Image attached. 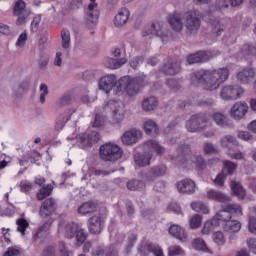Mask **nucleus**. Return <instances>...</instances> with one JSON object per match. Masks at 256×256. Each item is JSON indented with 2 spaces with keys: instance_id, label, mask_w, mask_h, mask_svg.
Listing matches in <instances>:
<instances>
[{
  "instance_id": "9b49d317",
  "label": "nucleus",
  "mask_w": 256,
  "mask_h": 256,
  "mask_svg": "<svg viewBox=\"0 0 256 256\" xmlns=\"http://www.w3.org/2000/svg\"><path fill=\"white\" fill-rule=\"evenodd\" d=\"M243 95V88L239 85H226L220 92V97L224 101H231L232 99H239Z\"/></svg>"
},
{
  "instance_id": "6e6d98bb",
  "label": "nucleus",
  "mask_w": 256,
  "mask_h": 256,
  "mask_svg": "<svg viewBox=\"0 0 256 256\" xmlns=\"http://www.w3.org/2000/svg\"><path fill=\"white\" fill-rule=\"evenodd\" d=\"M168 255L169 256L183 255V250L181 249L180 246H177V245L170 246L168 248Z\"/></svg>"
},
{
  "instance_id": "bb28decb",
  "label": "nucleus",
  "mask_w": 256,
  "mask_h": 256,
  "mask_svg": "<svg viewBox=\"0 0 256 256\" xmlns=\"http://www.w3.org/2000/svg\"><path fill=\"white\" fill-rule=\"evenodd\" d=\"M208 198L212 199V201H217L218 203H227L231 201V198L229 196L217 191V190H209L207 192Z\"/></svg>"
},
{
  "instance_id": "473e14b6",
  "label": "nucleus",
  "mask_w": 256,
  "mask_h": 256,
  "mask_svg": "<svg viewBox=\"0 0 256 256\" xmlns=\"http://www.w3.org/2000/svg\"><path fill=\"white\" fill-rule=\"evenodd\" d=\"M64 231L67 239H73V237H75L76 233L79 231V224L70 222L65 225Z\"/></svg>"
},
{
  "instance_id": "338daca9",
  "label": "nucleus",
  "mask_w": 256,
  "mask_h": 256,
  "mask_svg": "<svg viewBox=\"0 0 256 256\" xmlns=\"http://www.w3.org/2000/svg\"><path fill=\"white\" fill-rule=\"evenodd\" d=\"M19 255H21V251H19V249L15 247H9L3 256H19Z\"/></svg>"
},
{
  "instance_id": "0eeeda50",
  "label": "nucleus",
  "mask_w": 256,
  "mask_h": 256,
  "mask_svg": "<svg viewBox=\"0 0 256 256\" xmlns=\"http://www.w3.org/2000/svg\"><path fill=\"white\" fill-rule=\"evenodd\" d=\"M142 35L144 37H159L162 41H169L171 33L167 31V27L163 22H155L144 28Z\"/></svg>"
},
{
  "instance_id": "6e6552de",
  "label": "nucleus",
  "mask_w": 256,
  "mask_h": 256,
  "mask_svg": "<svg viewBox=\"0 0 256 256\" xmlns=\"http://www.w3.org/2000/svg\"><path fill=\"white\" fill-rule=\"evenodd\" d=\"M102 111V113H112L113 123H121L125 119V109L121 101L110 100Z\"/></svg>"
},
{
  "instance_id": "c85d7f7f",
  "label": "nucleus",
  "mask_w": 256,
  "mask_h": 256,
  "mask_svg": "<svg viewBox=\"0 0 256 256\" xmlns=\"http://www.w3.org/2000/svg\"><path fill=\"white\" fill-rule=\"evenodd\" d=\"M159 105V101L155 96H150L142 101V109L144 111H155Z\"/></svg>"
},
{
  "instance_id": "37998d69",
  "label": "nucleus",
  "mask_w": 256,
  "mask_h": 256,
  "mask_svg": "<svg viewBox=\"0 0 256 256\" xmlns=\"http://www.w3.org/2000/svg\"><path fill=\"white\" fill-rule=\"evenodd\" d=\"M51 223H53V221L49 220L37 229L33 236L34 241H37L41 235L47 233V231L51 229Z\"/></svg>"
},
{
  "instance_id": "cd10ccee",
  "label": "nucleus",
  "mask_w": 256,
  "mask_h": 256,
  "mask_svg": "<svg viewBox=\"0 0 256 256\" xmlns=\"http://www.w3.org/2000/svg\"><path fill=\"white\" fill-rule=\"evenodd\" d=\"M253 77H255V72L251 68H244L237 74V79L241 83H249Z\"/></svg>"
},
{
  "instance_id": "ea45409f",
  "label": "nucleus",
  "mask_w": 256,
  "mask_h": 256,
  "mask_svg": "<svg viewBox=\"0 0 256 256\" xmlns=\"http://www.w3.org/2000/svg\"><path fill=\"white\" fill-rule=\"evenodd\" d=\"M221 146L231 151V147H237V139L234 136L226 135L221 140Z\"/></svg>"
},
{
  "instance_id": "a19ab883",
  "label": "nucleus",
  "mask_w": 256,
  "mask_h": 256,
  "mask_svg": "<svg viewBox=\"0 0 256 256\" xmlns=\"http://www.w3.org/2000/svg\"><path fill=\"white\" fill-rule=\"evenodd\" d=\"M53 193V185L48 184L43 186L39 192L37 193L36 197L38 201H43L46 197H49Z\"/></svg>"
},
{
  "instance_id": "4d7b16f0",
  "label": "nucleus",
  "mask_w": 256,
  "mask_h": 256,
  "mask_svg": "<svg viewBox=\"0 0 256 256\" xmlns=\"http://www.w3.org/2000/svg\"><path fill=\"white\" fill-rule=\"evenodd\" d=\"M41 23V16H35L33 18V21L31 22L30 29L32 33H37L39 31V24Z\"/></svg>"
},
{
  "instance_id": "9d476101",
  "label": "nucleus",
  "mask_w": 256,
  "mask_h": 256,
  "mask_svg": "<svg viewBox=\"0 0 256 256\" xmlns=\"http://www.w3.org/2000/svg\"><path fill=\"white\" fill-rule=\"evenodd\" d=\"M209 127H211V121H209L203 115L192 116L191 119L186 123V129L191 133L205 131V129H209Z\"/></svg>"
},
{
  "instance_id": "6ab92c4d",
  "label": "nucleus",
  "mask_w": 256,
  "mask_h": 256,
  "mask_svg": "<svg viewBox=\"0 0 256 256\" xmlns=\"http://www.w3.org/2000/svg\"><path fill=\"white\" fill-rule=\"evenodd\" d=\"M115 83H117V77H115V75L109 74L103 76L99 81V89L108 94L111 92L113 87H115Z\"/></svg>"
},
{
  "instance_id": "7c9ffc66",
  "label": "nucleus",
  "mask_w": 256,
  "mask_h": 256,
  "mask_svg": "<svg viewBox=\"0 0 256 256\" xmlns=\"http://www.w3.org/2000/svg\"><path fill=\"white\" fill-rule=\"evenodd\" d=\"M240 55L243 57V59H251L256 57V47L245 44L240 50Z\"/></svg>"
},
{
  "instance_id": "c756f323",
  "label": "nucleus",
  "mask_w": 256,
  "mask_h": 256,
  "mask_svg": "<svg viewBox=\"0 0 256 256\" xmlns=\"http://www.w3.org/2000/svg\"><path fill=\"white\" fill-rule=\"evenodd\" d=\"M125 63H127L126 58H121V59L106 58L104 65L108 69H119L120 67H123Z\"/></svg>"
},
{
  "instance_id": "5701e85b",
  "label": "nucleus",
  "mask_w": 256,
  "mask_h": 256,
  "mask_svg": "<svg viewBox=\"0 0 256 256\" xmlns=\"http://www.w3.org/2000/svg\"><path fill=\"white\" fill-rule=\"evenodd\" d=\"M177 189L179 193L191 195V193H195V182L191 179L181 180L177 183Z\"/></svg>"
},
{
  "instance_id": "f257e3e1",
  "label": "nucleus",
  "mask_w": 256,
  "mask_h": 256,
  "mask_svg": "<svg viewBox=\"0 0 256 256\" xmlns=\"http://www.w3.org/2000/svg\"><path fill=\"white\" fill-rule=\"evenodd\" d=\"M229 79V68L223 67L212 71L199 70L191 75L192 85H203L206 91L219 89L221 83Z\"/></svg>"
},
{
  "instance_id": "864d4df0",
  "label": "nucleus",
  "mask_w": 256,
  "mask_h": 256,
  "mask_svg": "<svg viewBox=\"0 0 256 256\" xmlns=\"http://www.w3.org/2000/svg\"><path fill=\"white\" fill-rule=\"evenodd\" d=\"M213 241L216 245H225V235H223V232H215L213 234Z\"/></svg>"
},
{
  "instance_id": "393cba45",
  "label": "nucleus",
  "mask_w": 256,
  "mask_h": 256,
  "mask_svg": "<svg viewBox=\"0 0 256 256\" xmlns=\"http://www.w3.org/2000/svg\"><path fill=\"white\" fill-rule=\"evenodd\" d=\"M169 233L170 235H172V237H175L176 239H179V241H182V243L187 242V233L185 232V229H183L179 225H171L169 228Z\"/></svg>"
},
{
  "instance_id": "680f3d73",
  "label": "nucleus",
  "mask_w": 256,
  "mask_h": 256,
  "mask_svg": "<svg viewBox=\"0 0 256 256\" xmlns=\"http://www.w3.org/2000/svg\"><path fill=\"white\" fill-rule=\"evenodd\" d=\"M215 7L218 11H223L229 7V0H216Z\"/></svg>"
},
{
  "instance_id": "423d86ee",
  "label": "nucleus",
  "mask_w": 256,
  "mask_h": 256,
  "mask_svg": "<svg viewBox=\"0 0 256 256\" xmlns=\"http://www.w3.org/2000/svg\"><path fill=\"white\" fill-rule=\"evenodd\" d=\"M100 158L103 161H119L123 157V149L113 142H107L100 146Z\"/></svg>"
},
{
  "instance_id": "2f4dec72",
  "label": "nucleus",
  "mask_w": 256,
  "mask_h": 256,
  "mask_svg": "<svg viewBox=\"0 0 256 256\" xmlns=\"http://www.w3.org/2000/svg\"><path fill=\"white\" fill-rule=\"evenodd\" d=\"M165 173H167V167L165 165L154 167L150 170V174L147 176V181H153V177H163Z\"/></svg>"
},
{
  "instance_id": "dca6fc26",
  "label": "nucleus",
  "mask_w": 256,
  "mask_h": 256,
  "mask_svg": "<svg viewBox=\"0 0 256 256\" xmlns=\"http://www.w3.org/2000/svg\"><path fill=\"white\" fill-rule=\"evenodd\" d=\"M160 71L164 75H177V73L181 72V62L176 59H170L163 64Z\"/></svg>"
},
{
  "instance_id": "bf43d9fd",
  "label": "nucleus",
  "mask_w": 256,
  "mask_h": 256,
  "mask_svg": "<svg viewBox=\"0 0 256 256\" xmlns=\"http://www.w3.org/2000/svg\"><path fill=\"white\" fill-rule=\"evenodd\" d=\"M237 137L238 139H242V141H253V135L251 132L239 131Z\"/></svg>"
},
{
  "instance_id": "79ce46f5",
  "label": "nucleus",
  "mask_w": 256,
  "mask_h": 256,
  "mask_svg": "<svg viewBox=\"0 0 256 256\" xmlns=\"http://www.w3.org/2000/svg\"><path fill=\"white\" fill-rule=\"evenodd\" d=\"M191 209L196 213H202V215H208L209 207L203 202H192Z\"/></svg>"
},
{
  "instance_id": "a878e982",
  "label": "nucleus",
  "mask_w": 256,
  "mask_h": 256,
  "mask_svg": "<svg viewBox=\"0 0 256 256\" xmlns=\"http://www.w3.org/2000/svg\"><path fill=\"white\" fill-rule=\"evenodd\" d=\"M77 211L80 215H89V213H95V211H97V203L93 201L84 202L78 207Z\"/></svg>"
},
{
  "instance_id": "1a4fd4ad",
  "label": "nucleus",
  "mask_w": 256,
  "mask_h": 256,
  "mask_svg": "<svg viewBox=\"0 0 256 256\" xmlns=\"http://www.w3.org/2000/svg\"><path fill=\"white\" fill-rule=\"evenodd\" d=\"M231 214L234 215H243V209L239 204H227L222 207V210L214 216V219L218 223H227L231 219Z\"/></svg>"
},
{
  "instance_id": "e2e57ef3",
  "label": "nucleus",
  "mask_w": 256,
  "mask_h": 256,
  "mask_svg": "<svg viewBox=\"0 0 256 256\" xmlns=\"http://www.w3.org/2000/svg\"><path fill=\"white\" fill-rule=\"evenodd\" d=\"M25 43H27V32H23L20 34L16 42V47H25Z\"/></svg>"
},
{
  "instance_id": "e433bc0d",
  "label": "nucleus",
  "mask_w": 256,
  "mask_h": 256,
  "mask_svg": "<svg viewBox=\"0 0 256 256\" xmlns=\"http://www.w3.org/2000/svg\"><path fill=\"white\" fill-rule=\"evenodd\" d=\"M192 247L193 249H196V251H203V253H212L211 249L207 247V244L205 243V240L201 238H196L192 241Z\"/></svg>"
},
{
  "instance_id": "2eb2a0df",
  "label": "nucleus",
  "mask_w": 256,
  "mask_h": 256,
  "mask_svg": "<svg viewBox=\"0 0 256 256\" xmlns=\"http://www.w3.org/2000/svg\"><path fill=\"white\" fill-rule=\"evenodd\" d=\"M247 111H249V106L245 102H236L230 110V115L232 119L239 121L247 115Z\"/></svg>"
},
{
  "instance_id": "8fccbe9b",
  "label": "nucleus",
  "mask_w": 256,
  "mask_h": 256,
  "mask_svg": "<svg viewBox=\"0 0 256 256\" xmlns=\"http://www.w3.org/2000/svg\"><path fill=\"white\" fill-rule=\"evenodd\" d=\"M223 165H224L223 171H225L227 175H233V171L237 169V165L229 160H224Z\"/></svg>"
},
{
  "instance_id": "13d9d810",
  "label": "nucleus",
  "mask_w": 256,
  "mask_h": 256,
  "mask_svg": "<svg viewBox=\"0 0 256 256\" xmlns=\"http://www.w3.org/2000/svg\"><path fill=\"white\" fill-rule=\"evenodd\" d=\"M225 177H227L225 172H222L216 176L214 180V184L216 185V187H223V185H225Z\"/></svg>"
},
{
  "instance_id": "5fc2aeb1",
  "label": "nucleus",
  "mask_w": 256,
  "mask_h": 256,
  "mask_svg": "<svg viewBox=\"0 0 256 256\" xmlns=\"http://www.w3.org/2000/svg\"><path fill=\"white\" fill-rule=\"evenodd\" d=\"M213 120L215 121L216 125H221V126H224L225 123H226V117L225 115L217 112V113H214L213 115Z\"/></svg>"
},
{
  "instance_id": "39448f33",
  "label": "nucleus",
  "mask_w": 256,
  "mask_h": 256,
  "mask_svg": "<svg viewBox=\"0 0 256 256\" xmlns=\"http://www.w3.org/2000/svg\"><path fill=\"white\" fill-rule=\"evenodd\" d=\"M144 149H147L148 152L144 154L136 153L134 155L135 164L138 167H147L150 165L151 157H153V152L157 155H163L165 153V148L155 140H148L144 143Z\"/></svg>"
},
{
  "instance_id": "f03ea898",
  "label": "nucleus",
  "mask_w": 256,
  "mask_h": 256,
  "mask_svg": "<svg viewBox=\"0 0 256 256\" xmlns=\"http://www.w3.org/2000/svg\"><path fill=\"white\" fill-rule=\"evenodd\" d=\"M201 17L202 15L199 10L191 9L183 14L174 12L173 14L168 15L167 21L173 31H176L177 33L183 31V24L190 33H197L201 28Z\"/></svg>"
},
{
  "instance_id": "20e7f679",
  "label": "nucleus",
  "mask_w": 256,
  "mask_h": 256,
  "mask_svg": "<svg viewBox=\"0 0 256 256\" xmlns=\"http://www.w3.org/2000/svg\"><path fill=\"white\" fill-rule=\"evenodd\" d=\"M145 85H147V76L144 74L135 78L131 76H124L119 80L113 90V93L116 97H121L123 93H127L129 97H135V95H137Z\"/></svg>"
},
{
  "instance_id": "de8ad7c7",
  "label": "nucleus",
  "mask_w": 256,
  "mask_h": 256,
  "mask_svg": "<svg viewBox=\"0 0 256 256\" xmlns=\"http://www.w3.org/2000/svg\"><path fill=\"white\" fill-rule=\"evenodd\" d=\"M202 221L203 218L201 217V215L195 214L189 220L190 229H199V227H201Z\"/></svg>"
},
{
  "instance_id": "f8f14e48",
  "label": "nucleus",
  "mask_w": 256,
  "mask_h": 256,
  "mask_svg": "<svg viewBox=\"0 0 256 256\" xmlns=\"http://www.w3.org/2000/svg\"><path fill=\"white\" fill-rule=\"evenodd\" d=\"M105 227V216H92L88 219V229L92 235H99Z\"/></svg>"
},
{
  "instance_id": "a18cd8bd",
  "label": "nucleus",
  "mask_w": 256,
  "mask_h": 256,
  "mask_svg": "<svg viewBox=\"0 0 256 256\" xmlns=\"http://www.w3.org/2000/svg\"><path fill=\"white\" fill-rule=\"evenodd\" d=\"M127 189H129V191H140V189H145V183L139 180H130L127 183Z\"/></svg>"
},
{
  "instance_id": "49530a36",
  "label": "nucleus",
  "mask_w": 256,
  "mask_h": 256,
  "mask_svg": "<svg viewBox=\"0 0 256 256\" xmlns=\"http://www.w3.org/2000/svg\"><path fill=\"white\" fill-rule=\"evenodd\" d=\"M14 15H21L23 13H29L27 10H25V1L23 0H18L14 4V9H13Z\"/></svg>"
},
{
  "instance_id": "0e129e2a",
  "label": "nucleus",
  "mask_w": 256,
  "mask_h": 256,
  "mask_svg": "<svg viewBox=\"0 0 256 256\" xmlns=\"http://www.w3.org/2000/svg\"><path fill=\"white\" fill-rule=\"evenodd\" d=\"M143 64V58L141 57H135L132 60H130L129 65L132 67V69H137L139 65Z\"/></svg>"
},
{
  "instance_id": "72a5a7b5",
  "label": "nucleus",
  "mask_w": 256,
  "mask_h": 256,
  "mask_svg": "<svg viewBox=\"0 0 256 256\" xmlns=\"http://www.w3.org/2000/svg\"><path fill=\"white\" fill-rule=\"evenodd\" d=\"M215 227H219V221L216 218L206 221L201 230L202 235H209V233H211Z\"/></svg>"
},
{
  "instance_id": "b1692460",
  "label": "nucleus",
  "mask_w": 256,
  "mask_h": 256,
  "mask_svg": "<svg viewBox=\"0 0 256 256\" xmlns=\"http://www.w3.org/2000/svg\"><path fill=\"white\" fill-rule=\"evenodd\" d=\"M129 15V10L127 8H121L114 17L115 27H123V25L129 21Z\"/></svg>"
},
{
  "instance_id": "aec40b11",
  "label": "nucleus",
  "mask_w": 256,
  "mask_h": 256,
  "mask_svg": "<svg viewBox=\"0 0 256 256\" xmlns=\"http://www.w3.org/2000/svg\"><path fill=\"white\" fill-rule=\"evenodd\" d=\"M213 57V54L210 51H199L194 54H190L187 57V63L193 65L195 63H203L209 61Z\"/></svg>"
},
{
  "instance_id": "09e8293b",
  "label": "nucleus",
  "mask_w": 256,
  "mask_h": 256,
  "mask_svg": "<svg viewBox=\"0 0 256 256\" xmlns=\"http://www.w3.org/2000/svg\"><path fill=\"white\" fill-rule=\"evenodd\" d=\"M16 225H17V231H19V233H21V235H25V231H27V227H29V222H27V220H25V218H19L16 221Z\"/></svg>"
},
{
  "instance_id": "ddd939ff",
  "label": "nucleus",
  "mask_w": 256,
  "mask_h": 256,
  "mask_svg": "<svg viewBox=\"0 0 256 256\" xmlns=\"http://www.w3.org/2000/svg\"><path fill=\"white\" fill-rule=\"evenodd\" d=\"M85 21L87 25L93 26L99 19V10H97V3L95 0H90L88 7L85 9Z\"/></svg>"
},
{
  "instance_id": "69168bd1",
  "label": "nucleus",
  "mask_w": 256,
  "mask_h": 256,
  "mask_svg": "<svg viewBox=\"0 0 256 256\" xmlns=\"http://www.w3.org/2000/svg\"><path fill=\"white\" fill-rule=\"evenodd\" d=\"M247 247L249 251H251L252 253H254V255H256V238H249L247 240Z\"/></svg>"
},
{
  "instance_id": "3c124183",
  "label": "nucleus",
  "mask_w": 256,
  "mask_h": 256,
  "mask_svg": "<svg viewBox=\"0 0 256 256\" xmlns=\"http://www.w3.org/2000/svg\"><path fill=\"white\" fill-rule=\"evenodd\" d=\"M103 125H105V118H103V115H101V113L96 112L95 119L93 122V127L95 129H101Z\"/></svg>"
},
{
  "instance_id": "a211bd4d",
  "label": "nucleus",
  "mask_w": 256,
  "mask_h": 256,
  "mask_svg": "<svg viewBox=\"0 0 256 256\" xmlns=\"http://www.w3.org/2000/svg\"><path fill=\"white\" fill-rule=\"evenodd\" d=\"M57 209V204L55 203V200L53 198H48L44 202H42V205L39 210L40 217H49L50 215H53Z\"/></svg>"
},
{
  "instance_id": "052dcab7",
  "label": "nucleus",
  "mask_w": 256,
  "mask_h": 256,
  "mask_svg": "<svg viewBox=\"0 0 256 256\" xmlns=\"http://www.w3.org/2000/svg\"><path fill=\"white\" fill-rule=\"evenodd\" d=\"M17 18L16 25H25L26 19L29 17V12H25L22 14H14Z\"/></svg>"
},
{
  "instance_id": "603ef678",
  "label": "nucleus",
  "mask_w": 256,
  "mask_h": 256,
  "mask_svg": "<svg viewBox=\"0 0 256 256\" xmlns=\"http://www.w3.org/2000/svg\"><path fill=\"white\" fill-rule=\"evenodd\" d=\"M86 239H87V233H85V230L79 228L78 231L76 232L77 245H83Z\"/></svg>"
},
{
  "instance_id": "f3484780",
  "label": "nucleus",
  "mask_w": 256,
  "mask_h": 256,
  "mask_svg": "<svg viewBox=\"0 0 256 256\" xmlns=\"http://www.w3.org/2000/svg\"><path fill=\"white\" fill-rule=\"evenodd\" d=\"M141 137H143V133L140 130L131 129L126 131L121 139L124 145H134V143H137Z\"/></svg>"
},
{
  "instance_id": "4468645a",
  "label": "nucleus",
  "mask_w": 256,
  "mask_h": 256,
  "mask_svg": "<svg viewBox=\"0 0 256 256\" xmlns=\"http://www.w3.org/2000/svg\"><path fill=\"white\" fill-rule=\"evenodd\" d=\"M101 140V134L96 131H92L91 134H81L78 137V143L82 145V147H92L95 143Z\"/></svg>"
},
{
  "instance_id": "c9c22d12",
  "label": "nucleus",
  "mask_w": 256,
  "mask_h": 256,
  "mask_svg": "<svg viewBox=\"0 0 256 256\" xmlns=\"http://www.w3.org/2000/svg\"><path fill=\"white\" fill-rule=\"evenodd\" d=\"M230 187L233 195H236V197H238L239 199H245L246 192L241 184L232 181Z\"/></svg>"
},
{
  "instance_id": "4c0bfd02",
  "label": "nucleus",
  "mask_w": 256,
  "mask_h": 256,
  "mask_svg": "<svg viewBox=\"0 0 256 256\" xmlns=\"http://www.w3.org/2000/svg\"><path fill=\"white\" fill-rule=\"evenodd\" d=\"M212 25V35L213 37H219L225 31V25L221 23V21L215 19L211 22Z\"/></svg>"
},
{
  "instance_id": "7ed1b4c3",
  "label": "nucleus",
  "mask_w": 256,
  "mask_h": 256,
  "mask_svg": "<svg viewBox=\"0 0 256 256\" xmlns=\"http://www.w3.org/2000/svg\"><path fill=\"white\" fill-rule=\"evenodd\" d=\"M172 161H176L179 167L186 169L195 165L196 169L203 171L207 165H217L219 159L209 160L207 163L203 160V157L197 155H191V148L188 145H183L178 148V156L171 158Z\"/></svg>"
},
{
  "instance_id": "412c9836",
  "label": "nucleus",
  "mask_w": 256,
  "mask_h": 256,
  "mask_svg": "<svg viewBox=\"0 0 256 256\" xmlns=\"http://www.w3.org/2000/svg\"><path fill=\"white\" fill-rule=\"evenodd\" d=\"M42 256H69V250L65 247V243L61 242L59 250H55L53 246H48L44 249Z\"/></svg>"
},
{
  "instance_id": "4be33fe9",
  "label": "nucleus",
  "mask_w": 256,
  "mask_h": 256,
  "mask_svg": "<svg viewBox=\"0 0 256 256\" xmlns=\"http://www.w3.org/2000/svg\"><path fill=\"white\" fill-rule=\"evenodd\" d=\"M139 251L141 253V255H149V253H153L155 256H165V254H163V249L160 248L159 245H155L152 243H146L143 244L140 248Z\"/></svg>"
},
{
  "instance_id": "c03bdc74",
  "label": "nucleus",
  "mask_w": 256,
  "mask_h": 256,
  "mask_svg": "<svg viewBox=\"0 0 256 256\" xmlns=\"http://www.w3.org/2000/svg\"><path fill=\"white\" fill-rule=\"evenodd\" d=\"M61 37H62V49H69L71 46V32L67 29H63L61 31Z\"/></svg>"
},
{
  "instance_id": "774afa93",
  "label": "nucleus",
  "mask_w": 256,
  "mask_h": 256,
  "mask_svg": "<svg viewBox=\"0 0 256 256\" xmlns=\"http://www.w3.org/2000/svg\"><path fill=\"white\" fill-rule=\"evenodd\" d=\"M248 227H249L250 233H253L254 235H256V218L255 217L249 218Z\"/></svg>"
},
{
  "instance_id": "f704fd0d",
  "label": "nucleus",
  "mask_w": 256,
  "mask_h": 256,
  "mask_svg": "<svg viewBox=\"0 0 256 256\" xmlns=\"http://www.w3.org/2000/svg\"><path fill=\"white\" fill-rule=\"evenodd\" d=\"M224 230L228 233H237L238 231H241V222L230 219L224 224Z\"/></svg>"
},
{
  "instance_id": "58836bf2",
  "label": "nucleus",
  "mask_w": 256,
  "mask_h": 256,
  "mask_svg": "<svg viewBox=\"0 0 256 256\" xmlns=\"http://www.w3.org/2000/svg\"><path fill=\"white\" fill-rule=\"evenodd\" d=\"M144 131L147 135H151V133H159V127L155 121L146 119L144 121Z\"/></svg>"
}]
</instances>
